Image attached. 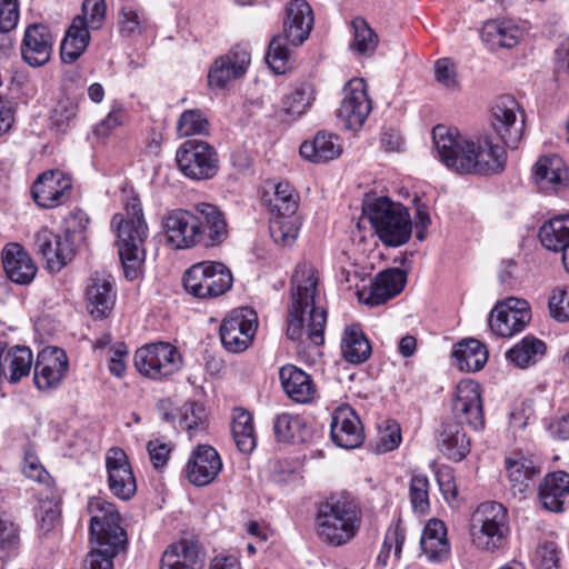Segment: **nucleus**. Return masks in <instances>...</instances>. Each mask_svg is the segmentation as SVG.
<instances>
[{
	"mask_svg": "<svg viewBox=\"0 0 569 569\" xmlns=\"http://www.w3.org/2000/svg\"><path fill=\"white\" fill-rule=\"evenodd\" d=\"M198 246L211 248L220 246L229 236L224 213L214 204L201 202L197 204Z\"/></svg>",
	"mask_w": 569,
	"mask_h": 569,
	"instance_id": "4be33fe9",
	"label": "nucleus"
},
{
	"mask_svg": "<svg viewBox=\"0 0 569 569\" xmlns=\"http://www.w3.org/2000/svg\"><path fill=\"white\" fill-rule=\"evenodd\" d=\"M363 213L383 244L400 247L410 239L412 222L401 203L387 197L375 198L363 203Z\"/></svg>",
	"mask_w": 569,
	"mask_h": 569,
	"instance_id": "423d86ee",
	"label": "nucleus"
},
{
	"mask_svg": "<svg viewBox=\"0 0 569 569\" xmlns=\"http://www.w3.org/2000/svg\"><path fill=\"white\" fill-rule=\"evenodd\" d=\"M313 24L312 9L305 0H292L286 9L283 31L292 46L308 39Z\"/></svg>",
	"mask_w": 569,
	"mask_h": 569,
	"instance_id": "cd10ccee",
	"label": "nucleus"
},
{
	"mask_svg": "<svg viewBox=\"0 0 569 569\" xmlns=\"http://www.w3.org/2000/svg\"><path fill=\"white\" fill-rule=\"evenodd\" d=\"M438 445L440 450L453 461L462 460L470 451V441L459 422L442 423Z\"/></svg>",
	"mask_w": 569,
	"mask_h": 569,
	"instance_id": "ea45409f",
	"label": "nucleus"
},
{
	"mask_svg": "<svg viewBox=\"0 0 569 569\" xmlns=\"http://www.w3.org/2000/svg\"><path fill=\"white\" fill-rule=\"evenodd\" d=\"M197 204L190 209L168 211L161 221L167 243L173 249H190L198 246Z\"/></svg>",
	"mask_w": 569,
	"mask_h": 569,
	"instance_id": "ddd939ff",
	"label": "nucleus"
},
{
	"mask_svg": "<svg viewBox=\"0 0 569 569\" xmlns=\"http://www.w3.org/2000/svg\"><path fill=\"white\" fill-rule=\"evenodd\" d=\"M59 516L60 511L57 508V506H53L51 503L41 505L39 508V512L37 515L40 529L43 532L51 531L54 528L56 523L58 522Z\"/></svg>",
	"mask_w": 569,
	"mask_h": 569,
	"instance_id": "774afa93",
	"label": "nucleus"
},
{
	"mask_svg": "<svg viewBox=\"0 0 569 569\" xmlns=\"http://www.w3.org/2000/svg\"><path fill=\"white\" fill-rule=\"evenodd\" d=\"M0 542L12 553L17 551L20 542L18 526L6 516H0Z\"/></svg>",
	"mask_w": 569,
	"mask_h": 569,
	"instance_id": "680f3d73",
	"label": "nucleus"
},
{
	"mask_svg": "<svg viewBox=\"0 0 569 569\" xmlns=\"http://www.w3.org/2000/svg\"><path fill=\"white\" fill-rule=\"evenodd\" d=\"M301 222L295 214L274 216L270 218L269 231L273 241L282 247H289L295 243Z\"/></svg>",
	"mask_w": 569,
	"mask_h": 569,
	"instance_id": "8fccbe9b",
	"label": "nucleus"
},
{
	"mask_svg": "<svg viewBox=\"0 0 569 569\" xmlns=\"http://www.w3.org/2000/svg\"><path fill=\"white\" fill-rule=\"evenodd\" d=\"M531 320V310L526 300L508 298L498 302L488 319L491 332L500 338H511L521 332Z\"/></svg>",
	"mask_w": 569,
	"mask_h": 569,
	"instance_id": "9b49d317",
	"label": "nucleus"
},
{
	"mask_svg": "<svg viewBox=\"0 0 569 569\" xmlns=\"http://www.w3.org/2000/svg\"><path fill=\"white\" fill-rule=\"evenodd\" d=\"M176 160L180 171L192 180L212 179L219 171V156L206 141L190 139L177 150Z\"/></svg>",
	"mask_w": 569,
	"mask_h": 569,
	"instance_id": "1a4fd4ad",
	"label": "nucleus"
},
{
	"mask_svg": "<svg viewBox=\"0 0 569 569\" xmlns=\"http://www.w3.org/2000/svg\"><path fill=\"white\" fill-rule=\"evenodd\" d=\"M405 528L401 526V522L398 521L395 525V527L389 528L388 531L386 532L381 550L377 558L378 562L381 563L382 566L387 565L392 547L395 548V557L399 559L405 543Z\"/></svg>",
	"mask_w": 569,
	"mask_h": 569,
	"instance_id": "5fc2aeb1",
	"label": "nucleus"
},
{
	"mask_svg": "<svg viewBox=\"0 0 569 569\" xmlns=\"http://www.w3.org/2000/svg\"><path fill=\"white\" fill-rule=\"evenodd\" d=\"M279 379L286 395L297 403H310L317 395V387L310 375L302 369L286 365L279 370Z\"/></svg>",
	"mask_w": 569,
	"mask_h": 569,
	"instance_id": "c85d7f7f",
	"label": "nucleus"
},
{
	"mask_svg": "<svg viewBox=\"0 0 569 569\" xmlns=\"http://www.w3.org/2000/svg\"><path fill=\"white\" fill-rule=\"evenodd\" d=\"M291 282L292 302L288 309L287 337L292 341H297L303 336V315L307 308L310 307L307 333L316 346H320L325 341L323 333L327 312L321 308L315 307L318 279L316 278L313 267L306 263L299 264L292 274Z\"/></svg>",
	"mask_w": 569,
	"mask_h": 569,
	"instance_id": "7ed1b4c3",
	"label": "nucleus"
},
{
	"mask_svg": "<svg viewBox=\"0 0 569 569\" xmlns=\"http://www.w3.org/2000/svg\"><path fill=\"white\" fill-rule=\"evenodd\" d=\"M353 39L350 49L361 56H371L379 42L378 34L369 27L367 21L357 17L351 21Z\"/></svg>",
	"mask_w": 569,
	"mask_h": 569,
	"instance_id": "3c124183",
	"label": "nucleus"
},
{
	"mask_svg": "<svg viewBox=\"0 0 569 569\" xmlns=\"http://www.w3.org/2000/svg\"><path fill=\"white\" fill-rule=\"evenodd\" d=\"M178 349L168 342H158L139 348L134 353V367L144 377L162 379L181 367Z\"/></svg>",
	"mask_w": 569,
	"mask_h": 569,
	"instance_id": "9d476101",
	"label": "nucleus"
},
{
	"mask_svg": "<svg viewBox=\"0 0 569 569\" xmlns=\"http://www.w3.org/2000/svg\"><path fill=\"white\" fill-rule=\"evenodd\" d=\"M114 281L106 272H96L89 279L86 289L87 310L96 319H103L113 309L116 302Z\"/></svg>",
	"mask_w": 569,
	"mask_h": 569,
	"instance_id": "393cba45",
	"label": "nucleus"
},
{
	"mask_svg": "<svg viewBox=\"0 0 569 569\" xmlns=\"http://www.w3.org/2000/svg\"><path fill=\"white\" fill-rule=\"evenodd\" d=\"M258 326L257 313L249 307L232 310L220 326V339L231 352H242L251 343Z\"/></svg>",
	"mask_w": 569,
	"mask_h": 569,
	"instance_id": "f8f14e48",
	"label": "nucleus"
},
{
	"mask_svg": "<svg viewBox=\"0 0 569 569\" xmlns=\"http://www.w3.org/2000/svg\"><path fill=\"white\" fill-rule=\"evenodd\" d=\"M547 351L546 343L531 335L526 336L506 352L508 361L520 369L536 365Z\"/></svg>",
	"mask_w": 569,
	"mask_h": 569,
	"instance_id": "37998d69",
	"label": "nucleus"
},
{
	"mask_svg": "<svg viewBox=\"0 0 569 569\" xmlns=\"http://www.w3.org/2000/svg\"><path fill=\"white\" fill-rule=\"evenodd\" d=\"M505 466L513 495L526 493L533 478L540 472L539 466L522 455L506 458Z\"/></svg>",
	"mask_w": 569,
	"mask_h": 569,
	"instance_id": "c9c22d12",
	"label": "nucleus"
},
{
	"mask_svg": "<svg viewBox=\"0 0 569 569\" xmlns=\"http://www.w3.org/2000/svg\"><path fill=\"white\" fill-rule=\"evenodd\" d=\"M53 48V38L48 27L33 23L26 31L20 51L22 60L32 68L49 62Z\"/></svg>",
	"mask_w": 569,
	"mask_h": 569,
	"instance_id": "5701e85b",
	"label": "nucleus"
},
{
	"mask_svg": "<svg viewBox=\"0 0 569 569\" xmlns=\"http://www.w3.org/2000/svg\"><path fill=\"white\" fill-rule=\"evenodd\" d=\"M19 20L18 0H0V31L9 33Z\"/></svg>",
	"mask_w": 569,
	"mask_h": 569,
	"instance_id": "0e129e2a",
	"label": "nucleus"
},
{
	"mask_svg": "<svg viewBox=\"0 0 569 569\" xmlns=\"http://www.w3.org/2000/svg\"><path fill=\"white\" fill-rule=\"evenodd\" d=\"M204 553L198 542L182 540L172 543L163 552L160 569H202Z\"/></svg>",
	"mask_w": 569,
	"mask_h": 569,
	"instance_id": "7c9ffc66",
	"label": "nucleus"
},
{
	"mask_svg": "<svg viewBox=\"0 0 569 569\" xmlns=\"http://www.w3.org/2000/svg\"><path fill=\"white\" fill-rule=\"evenodd\" d=\"M179 425L190 433L203 430L206 427V413L203 407L196 402H186L181 408Z\"/></svg>",
	"mask_w": 569,
	"mask_h": 569,
	"instance_id": "4d7b16f0",
	"label": "nucleus"
},
{
	"mask_svg": "<svg viewBox=\"0 0 569 569\" xmlns=\"http://www.w3.org/2000/svg\"><path fill=\"white\" fill-rule=\"evenodd\" d=\"M410 501L415 511L425 513L429 510V480L427 476L416 475L410 481Z\"/></svg>",
	"mask_w": 569,
	"mask_h": 569,
	"instance_id": "6e6d98bb",
	"label": "nucleus"
},
{
	"mask_svg": "<svg viewBox=\"0 0 569 569\" xmlns=\"http://www.w3.org/2000/svg\"><path fill=\"white\" fill-rule=\"evenodd\" d=\"M33 356L26 346H12L7 348L0 342V379L6 378L10 383L19 382L30 373Z\"/></svg>",
	"mask_w": 569,
	"mask_h": 569,
	"instance_id": "c756f323",
	"label": "nucleus"
},
{
	"mask_svg": "<svg viewBox=\"0 0 569 569\" xmlns=\"http://www.w3.org/2000/svg\"><path fill=\"white\" fill-rule=\"evenodd\" d=\"M432 138L441 162L458 173L496 174L505 170L507 152L490 136L476 142L436 126Z\"/></svg>",
	"mask_w": 569,
	"mask_h": 569,
	"instance_id": "f257e3e1",
	"label": "nucleus"
},
{
	"mask_svg": "<svg viewBox=\"0 0 569 569\" xmlns=\"http://www.w3.org/2000/svg\"><path fill=\"white\" fill-rule=\"evenodd\" d=\"M147 450L153 467L159 469L167 465L172 447L169 442L153 439L147 443Z\"/></svg>",
	"mask_w": 569,
	"mask_h": 569,
	"instance_id": "69168bd1",
	"label": "nucleus"
},
{
	"mask_svg": "<svg viewBox=\"0 0 569 569\" xmlns=\"http://www.w3.org/2000/svg\"><path fill=\"white\" fill-rule=\"evenodd\" d=\"M407 282V273L398 268H390L376 274L370 284L366 303L379 306L399 295Z\"/></svg>",
	"mask_w": 569,
	"mask_h": 569,
	"instance_id": "2f4dec72",
	"label": "nucleus"
},
{
	"mask_svg": "<svg viewBox=\"0 0 569 569\" xmlns=\"http://www.w3.org/2000/svg\"><path fill=\"white\" fill-rule=\"evenodd\" d=\"M549 310L551 316L558 321L569 319V291L557 288L549 299Z\"/></svg>",
	"mask_w": 569,
	"mask_h": 569,
	"instance_id": "e2e57ef3",
	"label": "nucleus"
},
{
	"mask_svg": "<svg viewBox=\"0 0 569 569\" xmlns=\"http://www.w3.org/2000/svg\"><path fill=\"white\" fill-rule=\"evenodd\" d=\"M313 100L315 90L312 84L300 82L282 98L281 112L288 119H297L308 111Z\"/></svg>",
	"mask_w": 569,
	"mask_h": 569,
	"instance_id": "a18cd8bd",
	"label": "nucleus"
},
{
	"mask_svg": "<svg viewBox=\"0 0 569 569\" xmlns=\"http://www.w3.org/2000/svg\"><path fill=\"white\" fill-rule=\"evenodd\" d=\"M124 121V112L121 109H113L109 114L94 127V134L99 138L108 137L111 131Z\"/></svg>",
	"mask_w": 569,
	"mask_h": 569,
	"instance_id": "338daca9",
	"label": "nucleus"
},
{
	"mask_svg": "<svg viewBox=\"0 0 569 569\" xmlns=\"http://www.w3.org/2000/svg\"><path fill=\"white\" fill-rule=\"evenodd\" d=\"M520 30L518 27L498 21H487L482 27V40L492 47L512 48L520 39Z\"/></svg>",
	"mask_w": 569,
	"mask_h": 569,
	"instance_id": "09e8293b",
	"label": "nucleus"
},
{
	"mask_svg": "<svg viewBox=\"0 0 569 569\" xmlns=\"http://www.w3.org/2000/svg\"><path fill=\"white\" fill-rule=\"evenodd\" d=\"M231 432L237 448L244 455L253 451L257 439L253 428V418L244 409H237L233 416Z\"/></svg>",
	"mask_w": 569,
	"mask_h": 569,
	"instance_id": "de8ad7c7",
	"label": "nucleus"
},
{
	"mask_svg": "<svg viewBox=\"0 0 569 569\" xmlns=\"http://www.w3.org/2000/svg\"><path fill=\"white\" fill-rule=\"evenodd\" d=\"M90 30L80 18L72 20L60 47V57L64 63H73L82 56L90 42Z\"/></svg>",
	"mask_w": 569,
	"mask_h": 569,
	"instance_id": "58836bf2",
	"label": "nucleus"
},
{
	"mask_svg": "<svg viewBox=\"0 0 569 569\" xmlns=\"http://www.w3.org/2000/svg\"><path fill=\"white\" fill-rule=\"evenodd\" d=\"M471 530L477 548L488 552L502 548L509 532L506 508L495 501L481 503L472 516Z\"/></svg>",
	"mask_w": 569,
	"mask_h": 569,
	"instance_id": "0eeeda50",
	"label": "nucleus"
},
{
	"mask_svg": "<svg viewBox=\"0 0 569 569\" xmlns=\"http://www.w3.org/2000/svg\"><path fill=\"white\" fill-rule=\"evenodd\" d=\"M361 523V508L357 499L349 493L332 495L318 506L317 532L328 545H346L356 537Z\"/></svg>",
	"mask_w": 569,
	"mask_h": 569,
	"instance_id": "20e7f679",
	"label": "nucleus"
},
{
	"mask_svg": "<svg viewBox=\"0 0 569 569\" xmlns=\"http://www.w3.org/2000/svg\"><path fill=\"white\" fill-rule=\"evenodd\" d=\"M420 545L423 553L432 562L446 560L450 552L447 539V528L441 520L431 519L426 525Z\"/></svg>",
	"mask_w": 569,
	"mask_h": 569,
	"instance_id": "f704fd0d",
	"label": "nucleus"
},
{
	"mask_svg": "<svg viewBox=\"0 0 569 569\" xmlns=\"http://www.w3.org/2000/svg\"><path fill=\"white\" fill-rule=\"evenodd\" d=\"M106 10L104 0H84L82 3V14L76 18H80L84 26L91 30H98L106 20Z\"/></svg>",
	"mask_w": 569,
	"mask_h": 569,
	"instance_id": "13d9d810",
	"label": "nucleus"
},
{
	"mask_svg": "<svg viewBox=\"0 0 569 569\" xmlns=\"http://www.w3.org/2000/svg\"><path fill=\"white\" fill-rule=\"evenodd\" d=\"M371 351V345L360 326L346 327L341 339V353L347 362L362 363L369 359Z\"/></svg>",
	"mask_w": 569,
	"mask_h": 569,
	"instance_id": "79ce46f5",
	"label": "nucleus"
},
{
	"mask_svg": "<svg viewBox=\"0 0 569 569\" xmlns=\"http://www.w3.org/2000/svg\"><path fill=\"white\" fill-rule=\"evenodd\" d=\"M90 541L96 542L84 560L86 569H112L113 558L126 549L128 537L116 506L101 497L89 499Z\"/></svg>",
	"mask_w": 569,
	"mask_h": 569,
	"instance_id": "f03ea898",
	"label": "nucleus"
},
{
	"mask_svg": "<svg viewBox=\"0 0 569 569\" xmlns=\"http://www.w3.org/2000/svg\"><path fill=\"white\" fill-rule=\"evenodd\" d=\"M519 111L518 101L509 94L497 98L491 110V128L502 143L510 149H516L522 138L523 119L517 120Z\"/></svg>",
	"mask_w": 569,
	"mask_h": 569,
	"instance_id": "4468645a",
	"label": "nucleus"
},
{
	"mask_svg": "<svg viewBox=\"0 0 569 569\" xmlns=\"http://www.w3.org/2000/svg\"><path fill=\"white\" fill-rule=\"evenodd\" d=\"M222 469V461L218 451L208 445H199L191 453L186 476L198 487L211 483Z\"/></svg>",
	"mask_w": 569,
	"mask_h": 569,
	"instance_id": "b1692460",
	"label": "nucleus"
},
{
	"mask_svg": "<svg viewBox=\"0 0 569 569\" xmlns=\"http://www.w3.org/2000/svg\"><path fill=\"white\" fill-rule=\"evenodd\" d=\"M272 193L264 191L263 204L268 208L271 217L297 213L299 207V194L288 181L273 183Z\"/></svg>",
	"mask_w": 569,
	"mask_h": 569,
	"instance_id": "4c0bfd02",
	"label": "nucleus"
},
{
	"mask_svg": "<svg viewBox=\"0 0 569 569\" xmlns=\"http://www.w3.org/2000/svg\"><path fill=\"white\" fill-rule=\"evenodd\" d=\"M452 356L461 371H479L488 360V350L479 340L470 338L455 346Z\"/></svg>",
	"mask_w": 569,
	"mask_h": 569,
	"instance_id": "c03bdc74",
	"label": "nucleus"
},
{
	"mask_svg": "<svg viewBox=\"0 0 569 569\" xmlns=\"http://www.w3.org/2000/svg\"><path fill=\"white\" fill-rule=\"evenodd\" d=\"M68 371V358L59 348L42 350L34 365L33 381L39 390L57 388Z\"/></svg>",
	"mask_w": 569,
	"mask_h": 569,
	"instance_id": "412c9836",
	"label": "nucleus"
},
{
	"mask_svg": "<svg viewBox=\"0 0 569 569\" xmlns=\"http://www.w3.org/2000/svg\"><path fill=\"white\" fill-rule=\"evenodd\" d=\"M250 63V53L242 48H234L216 60L208 74L211 87L224 88L233 79L241 77Z\"/></svg>",
	"mask_w": 569,
	"mask_h": 569,
	"instance_id": "a878e982",
	"label": "nucleus"
},
{
	"mask_svg": "<svg viewBox=\"0 0 569 569\" xmlns=\"http://www.w3.org/2000/svg\"><path fill=\"white\" fill-rule=\"evenodd\" d=\"M77 116V106L70 101H60L51 113L52 126L60 132H64Z\"/></svg>",
	"mask_w": 569,
	"mask_h": 569,
	"instance_id": "052dcab7",
	"label": "nucleus"
},
{
	"mask_svg": "<svg viewBox=\"0 0 569 569\" xmlns=\"http://www.w3.org/2000/svg\"><path fill=\"white\" fill-rule=\"evenodd\" d=\"M288 44L291 43L288 41L284 32L283 34L274 36L269 43L266 61L277 73H282L289 61L290 52Z\"/></svg>",
	"mask_w": 569,
	"mask_h": 569,
	"instance_id": "864d4df0",
	"label": "nucleus"
},
{
	"mask_svg": "<svg viewBox=\"0 0 569 569\" xmlns=\"http://www.w3.org/2000/svg\"><path fill=\"white\" fill-rule=\"evenodd\" d=\"M33 249L47 262L51 272L60 271L74 254V249L68 237H61L43 227L33 236Z\"/></svg>",
	"mask_w": 569,
	"mask_h": 569,
	"instance_id": "f3484780",
	"label": "nucleus"
},
{
	"mask_svg": "<svg viewBox=\"0 0 569 569\" xmlns=\"http://www.w3.org/2000/svg\"><path fill=\"white\" fill-rule=\"evenodd\" d=\"M299 151L306 160L322 163L338 158L342 152V146L338 136L319 132L312 141H305Z\"/></svg>",
	"mask_w": 569,
	"mask_h": 569,
	"instance_id": "e433bc0d",
	"label": "nucleus"
},
{
	"mask_svg": "<svg viewBox=\"0 0 569 569\" xmlns=\"http://www.w3.org/2000/svg\"><path fill=\"white\" fill-rule=\"evenodd\" d=\"M371 101L362 79L355 78L343 88V98L338 109V118L348 130L360 129L371 112Z\"/></svg>",
	"mask_w": 569,
	"mask_h": 569,
	"instance_id": "2eb2a0df",
	"label": "nucleus"
},
{
	"mask_svg": "<svg viewBox=\"0 0 569 569\" xmlns=\"http://www.w3.org/2000/svg\"><path fill=\"white\" fill-rule=\"evenodd\" d=\"M124 211V213L114 214L111 224L116 227L118 253L124 276L129 280H134L139 277L144 261L143 243L148 236V226L137 197L128 198Z\"/></svg>",
	"mask_w": 569,
	"mask_h": 569,
	"instance_id": "39448f33",
	"label": "nucleus"
},
{
	"mask_svg": "<svg viewBox=\"0 0 569 569\" xmlns=\"http://www.w3.org/2000/svg\"><path fill=\"white\" fill-rule=\"evenodd\" d=\"M2 263L7 277L14 283L29 284L37 274V267L19 243H8L2 250Z\"/></svg>",
	"mask_w": 569,
	"mask_h": 569,
	"instance_id": "bb28decb",
	"label": "nucleus"
},
{
	"mask_svg": "<svg viewBox=\"0 0 569 569\" xmlns=\"http://www.w3.org/2000/svg\"><path fill=\"white\" fill-rule=\"evenodd\" d=\"M533 179L541 189L557 191L567 180V170L560 157H541L533 167Z\"/></svg>",
	"mask_w": 569,
	"mask_h": 569,
	"instance_id": "a19ab883",
	"label": "nucleus"
},
{
	"mask_svg": "<svg viewBox=\"0 0 569 569\" xmlns=\"http://www.w3.org/2000/svg\"><path fill=\"white\" fill-rule=\"evenodd\" d=\"M539 238L545 248L562 253V263L569 272V214L552 218L543 223Z\"/></svg>",
	"mask_w": 569,
	"mask_h": 569,
	"instance_id": "473e14b6",
	"label": "nucleus"
},
{
	"mask_svg": "<svg viewBox=\"0 0 569 569\" xmlns=\"http://www.w3.org/2000/svg\"><path fill=\"white\" fill-rule=\"evenodd\" d=\"M106 468L110 491L121 500H129L137 491V483L126 452L120 448L109 449Z\"/></svg>",
	"mask_w": 569,
	"mask_h": 569,
	"instance_id": "a211bd4d",
	"label": "nucleus"
},
{
	"mask_svg": "<svg viewBox=\"0 0 569 569\" xmlns=\"http://www.w3.org/2000/svg\"><path fill=\"white\" fill-rule=\"evenodd\" d=\"M177 132L180 137L209 134V121L199 109L184 110L177 121Z\"/></svg>",
	"mask_w": 569,
	"mask_h": 569,
	"instance_id": "603ef678",
	"label": "nucleus"
},
{
	"mask_svg": "<svg viewBox=\"0 0 569 569\" xmlns=\"http://www.w3.org/2000/svg\"><path fill=\"white\" fill-rule=\"evenodd\" d=\"M71 189L72 181L68 176L60 170H48L32 183L31 194L39 207L51 209L64 203Z\"/></svg>",
	"mask_w": 569,
	"mask_h": 569,
	"instance_id": "dca6fc26",
	"label": "nucleus"
},
{
	"mask_svg": "<svg viewBox=\"0 0 569 569\" xmlns=\"http://www.w3.org/2000/svg\"><path fill=\"white\" fill-rule=\"evenodd\" d=\"M186 291L199 299L216 298L232 287L230 269L221 262L202 261L191 266L183 274Z\"/></svg>",
	"mask_w": 569,
	"mask_h": 569,
	"instance_id": "6e6552de",
	"label": "nucleus"
},
{
	"mask_svg": "<svg viewBox=\"0 0 569 569\" xmlns=\"http://www.w3.org/2000/svg\"><path fill=\"white\" fill-rule=\"evenodd\" d=\"M569 496V473L556 471L545 477L539 486V500L546 510L561 512Z\"/></svg>",
	"mask_w": 569,
	"mask_h": 569,
	"instance_id": "72a5a7b5",
	"label": "nucleus"
},
{
	"mask_svg": "<svg viewBox=\"0 0 569 569\" xmlns=\"http://www.w3.org/2000/svg\"><path fill=\"white\" fill-rule=\"evenodd\" d=\"M453 413L461 422L476 430L483 428L485 418L480 386L472 380H463L457 386L452 406Z\"/></svg>",
	"mask_w": 569,
	"mask_h": 569,
	"instance_id": "aec40b11",
	"label": "nucleus"
},
{
	"mask_svg": "<svg viewBox=\"0 0 569 569\" xmlns=\"http://www.w3.org/2000/svg\"><path fill=\"white\" fill-rule=\"evenodd\" d=\"M330 435L332 441L345 449L358 448L365 440L360 418L349 406H340L332 412Z\"/></svg>",
	"mask_w": 569,
	"mask_h": 569,
	"instance_id": "6ab92c4d",
	"label": "nucleus"
},
{
	"mask_svg": "<svg viewBox=\"0 0 569 569\" xmlns=\"http://www.w3.org/2000/svg\"><path fill=\"white\" fill-rule=\"evenodd\" d=\"M436 80L446 89L456 91L459 89L456 64L448 58L438 59L435 62Z\"/></svg>",
	"mask_w": 569,
	"mask_h": 569,
	"instance_id": "bf43d9fd",
	"label": "nucleus"
},
{
	"mask_svg": "<svg viewBox=\"0 0 569 569\" xmlns=\"http://www.w3.org/2000/svg\"><path fill=\"white\" fill-rule=\"evenodd\" d=\"M273 432L281 442H305L310 437V428L299 416L282 413L273 422Z\"/></svg>",
	"mask_w": 569,
	"mask_h": 569,
	"instance_id": "49530a36",
	"label": "nucleus"
}]
</instances>
